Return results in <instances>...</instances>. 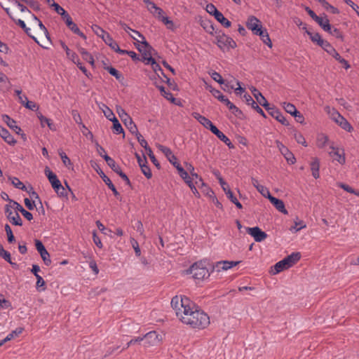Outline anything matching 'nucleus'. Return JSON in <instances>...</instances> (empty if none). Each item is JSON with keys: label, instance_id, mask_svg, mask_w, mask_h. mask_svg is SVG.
Segmentation results:
<instances>
[{"label": "nucleus", "instance_id": "nucleus-3", "mask_svg": "<svg viewBox=\"0 0 359 359\" xmlns=\"http://www.w3.org/2000/svg\"><path fill=\"white\" fill-rule=\"evenodd\" d=\"M141 39V43L136 45L137 49L142 55V60L146 65H149V59H153L152 52L154 51L153 48L146 41L145 37L138 31H133Z\"/></svg>", "mask_w": 359, "mask_h": 359}, {"label": "nucleus", "instance_id": "nucleus-62", "mask_svg": "<svg viewBox=\"0 0 359 359\" xmlns=\"http://www.w3.org/2000/svg\"><path fill=\"white\" fill-rule=\"evenodd\" d=\"M106 69L111 75L115 76L116 79H119L121 77V74L115 68L112 67H107Z\"/></svg>", "mask_w": 359, "mask_h": 359}, {"label": "nucleus", "instance_id": "nucleus-56", "mask_svg": "<svg viewBox=\"0 0 359 359\" xmlns=\"http://www.w3.org/2000/svg\"><path fill=\"white\" fill-rule=\"evenodd\" d=\"M205 10L209 14L214 15V17H215L219 13V11L212 4H208L206 6Z\"/></svg>", "mask_w": 359, "mask_h": 359}, {"label": "nucleus", "instance_id": "nucleus-6", "mask_svg": "<svg viewBox=\"0 0 359 359\" xmlns=\"http://www.w3.org/2000/svg\"><path fill=\"white\" fill-rule=\"evenodd\" d=\"M117 113L129 131L131 133H136L137 127L126 111L122 107H117Z\"/></svg>", "mask_w": 359, "mask_h": 359}, {"label": "nucleus", "instance_id": "nucleus-12", "mask_svg": "<svg viewBox=\"0 0 359 359\" xmlns=\"http://www.w3.org/2000/svg\"><path fill=\"white\" fill-rule=\"evenodd\" d=\"M63 20H65L67 27L72 32H73L74 34L80 36L81 37H82L84 39H86V35L82 32H81V30L79 29V28L78 27L76 24H75L73 22V20L69 15H67Z\"/></svg>", "mask_w": 359, "mask_h": 359}, {"label": "nucleus", "instance_id": "nucleus-54", "mask_svg": "<svg viewBox=\"0 0 359 359\" xmlns=\"http://www.w3.org/2000/svg\"><path fill=\"white\" fill-rule=\"evenodd\" d=\"M294 138L299 144H301L304 145V147L307 146L306 142L302 133H298V132H294Z\"/></svg>", "mask_w": 359, "mask_h": 359}, {"label": "nucleus", "instance_id": "nucleus-50", "mask_svg": "<svg viewBox=\"0 0 359 359\" xmlns=\"http://www.w3.org/2000/svg\"><path fill=\"white\" fill-rule=\"evenodd\" d=\"M148 11L153 14H157L158 17L162 16L163 13V11L155 4H152L151 7H148Z\"/></svg>", "mask_w": 359, "mask_h": 359}, {"label": "nucleus", "instance_id": "nucleus-26", "mask_svg": "<svg viewBox=\"0 0 359 359\" xmlns=\"http://www.w3.org/2000/svg\"><path fill=\"white\" fill-rule=\"evenodd\" d=\"M261 25L260 21L255 16L249 17L246 23L247 27L252 32Z\"/></svg>", "mask_w": 359, "mask_h": 359}, {"label": "nucleus", "instance_id": "nucleus-4", "mask_svg": "<svg viewBox=\"0 0 359 359\" xmlns=\"http://www.w3.org/2000/svg\"><path fill=\"white\" fill-rule=\"evenodd\" d=\"M216 40L218 47L224 51L236 47V42L231 37L223 33H219L216 36Z\"/></svg>", "mask_w": 359, "mask_h": 359}, {"label": "nucleus", "instance_id": "nucleus-46", "mask_svg": "<svg viewBox=\"0 0 359 359\" xmlns=\"http://www.w3.org/2000/svg\"><path fill=\"white\" fill-rule=\"evenodd\" d=\"M22 328L20 327L13 330L4 338V341H8L13 339L15 337L18 336L20 334L22 333Z\"/></svg>", "mask_w": 359, "mask_h": 359}, {"label": "nucleus", "instance_id": "nucleus-11", "mask_svg": "<svg viewBox=\"0 0 359 359\" xmlns=\"http://www.w3.org/2000/svg\"><path fill=\"white\" fill-rule=\"evenodd\" d=\"M245 230L250 236L254 238L256 242H261L267 237V234L257 226L252 228L246 227Z\"/></svg>", "mask_w": 359, "mask_h": 359}, {"label": "nucleus", "instance_id": "nucleus-43", "mask_svg": "<svg viewBox=\"0 0 359 359\" xmlns=\"http://www.w3.org/2000/svg\"><path fill=\"white\" fill-rule=\"evenodd\" d=\"M92 29L97 36L102 38V39H104L105 35L108 34L102 28H101L100 26L97 25H93L92 26Z\"/></svg>", "mask_w": 359, "mask_h": 359}, {"label": "nucleus", "instance_id": "nucleus-47", "mask_svg": "<svg viewBox=\"0 0 359 359\" xmlns=\"http://www.w3.org/2000/svg\"><path fill=\"white\" fill-rule=\"evenodd\" d=\"M0 257L8 262L10 264H13L11 260V254L4 249L1 244H0Z\"/></svg>", "mask_w": 359, "mask_h": 359}, {"label": "nucleus", "instance_id": "nucleus-31", "mask_svg": "<svg viewBox=\"0 0 359 359\" xmlns=\"http://www.w3.org/2000/svg\"><path fill=\"white\" fill-rule=\"evenodd\" d=\"M328 114H330V118L333 120L337 124H339V121L344 120V117L342 116L337 110L334 109H330L329 107Z\"/></svg>", "mask_w": 359, "mask_h": 359}, {"label": "nucleus", "instance_id": "nucleus-58", "mask_svg": "<svg viewBox=\"0 0 359 359\" xmlns=\"http://www.w3.org/2000/svg\"><path fill=\"white\" fill-rule=\"evenodd\" d=\"M176 169L178 171L179 175L183 180H187L189 178V175L186 170L180 165V164H177L175 165Z\"/></svg>", "mask_w": 359, "mask_h": 359}, {"label": "nucleus", "instance_id": "nucleus-9", "mask_svg": "<svg viewBox=\"0 0 359 359\" xmlns=\"http://www.w3.org/2000/svg\"><path fill=\"white\" fill-rule=\"evenodd\" d=\"M5 213L8 219L14 225L22 226V222L20 216L17 212L11 210V205H6Z\"/></svg>", "mask_w": 359, "mask_h": 359}, {"label": "nucleus", "instance_id": "nucleus-53", "mask_svg": "<svg viewBox=\"0 0 359 359\" xmlns=\"http://www.w3.org/2000/svg\"><path fill=\"white\" fill-rule=\"evenodd\" d=\"M260 39H262L263 43L267 45L269 47H272V43L270 39L269 35L267 32V30L264 31V33L262 34V36H260Z\"/></svg>", "mask_w": 359, "mask_h": 359}, {"label": "nucleus", "instance_id": "nucleus-38", "mask_svg": "<svg viewBox=\"0 0 359 359\" xmlns=\"http://www.w3.org/2000/svg\"><path fill=\"white\" fill-rule=\"evenodd\" d=\"M9 180L11 182L12 184L17 189L25 191L27 190V187L23 184V183L17 177H9Z\"/></svg>", "mask_w": 359, "mask_h": 359}, {"label": "nucleus", "instance_id": "nucleus-20", "mask_svg": "<svg viewBox=\"0 0 359 359\" xmlns=\"http://www.w3.org/2000/svg\"><path fill=\"white\" fill-rule=\"evenodd\" d=\"M270 202L276 207V208L280 212L287 215V210L285 208V204L283 201L276 198L273 196H270L269 199Z\"/></svg>", "mask_w": 359, "mask_h": 359}, {"label": "nucleus", "instance_id": "nucleus-23", "mask_svg": "<svg viewBox=\"0 0 359 359\" xmlns=\"http://www.w3.org/2000/svg\"><path fill=\"white\" fill-rule=\"evenodd\" d=\"M331 151H329V154L331 157L333 158L334 160L338 161L340 164H344L345 163V157L344 154H340L338 149L334 148V147H331Z\"/></svg>", "mask_w": 359, "mask_h": 359}, {"label": "nucleus", "instance_id": "nucleus-52", "mask_svg": "<svg viewBox=\"0 0 359 359\" xmlns=\"http://www.w3.org/2000/svg\"><path fill=\"white\" fill-rule=\"evenodd\" d=\"M112 122L113 130L115 133L120 134L123 133V129L117 118H116L115 120H112Z\"/></svg>", "mask_w": 359, "mask_h": 359}, {"label": "nucleus", "instance_id": "nucleus-60", "mask_svg": "<svg viewBox=\"0 0 359 359\" xmlns=\"http://www.w3.org/2000/svg\"><path fill=\"white\" fill-rule=\"evenodd\" d=\"M149 64H151L152 66L153 70L157 73L158 71H160L162 74H163V70L160 65L156 62V60L153 59H149Z\"/></svg>", "mask_w": 359, "mask_h": 359}, {"label": "nucleus", "instance_id": "nucleus-59", "mask_svg": "<svg viewBox=\"0 0 359 359\" xmlns=\"http://www.w3.org/2000/svg\"><path fill=\"white\" fill-rule=\"evenodd\" d=\"M339 126L346 131H351L353 130V127L351 124L347 121V120L344 118V120L339 121Z\"/></svg>", "mask_w": 359, "mask_h": 359}, {"label": "nucleus", "instance_id": "nucleus-36", "mask_svg": "<svg viewBox=\"0 0 359 359\" xmlns=\"http://www.w3.org/2000/svg\"><path fill=\"white\" fill-rule=\"evenodd\" d=\"M104 43L108 45L112 50H115L116 48H118L117 43L112 39V37L108 33L104 39H102Z\"/></svg>", "mask_w": 359, "mask_h": 359}, {"label": "nucleus", "instance_id": "nucleus-22", "mask_svg": "<svg viewBox=\"0 0 359 359\" xmlns=\"http://www.w3.org/2000/svg\"><path fill=\"white\" fill-rule=\"evenodd\" d=\"M319 26L325 31H329L330 30V20H328L327 15H325L324 17L318 16L317 18L314 20Z\"/></svg>", "mask_w": 359, "mask_h": 359}, {"label": "nucleus", "instance_id": "nucleus-63", "mask_svg": "<svg viewBox=\"0 0 359 359\" xmlns=\"http://www.w3.org/2000/svg\"><path fill=\"white\" fill-rule=\"evenodd\" d=\"M11 205V209L13 208L15 211V212H22L23 210V207L20 205L18 202L14 201L13 200H10V204Z\"/></svg>", "mask_w": 359, "mask_h": 359}, {"label": "nucleus", "instance_id": "nucleus-41", "mask_svg": "<svg viewBox=\"0 0 359 359\" xmlns=\"http://www.w3.org/2000/svg\"><path fill=\"white\" fill-rule=\"evenodd\" d=\"M226 195L238 208L241 209L243 208L242 204L238 201L236 197L233 196L232 191L230 189H228L227 191H226Z\"/></svg>", "mask_w": 359, "mask_h": 359}, {"label": "nucleus", "instance_id": "nucleus-33", "mask_svg": "<svg viewBox=\"0 0 359 359\" xmlns=\"http://www.w3.org/2000/svg\"><path fill=\"white\" fill-rule=\"evenodd\" d=\"M209 74L211 78L218 83L224 84L226 87H229V81H224L218 72L212 71V72H210Z\"/></svg>", "mask_w": 359, "mask_h": 359}, {"label": "nucleus", "instance_id": "nucleus-29", "mask_svg": "<svg viewBox=\"0 0 359 359\" xmlns=\"http://www.w3.org/2000/svg\"><path fill=\"white\" fill-rule=\"evenodd\" d=\"M31 271L34 274V276H36V278L37 279L36 285V290L39 292L44 291L46 290L45 281L43 279V278L38 273L40 271Z\"/></svg>", "mask_w": 359, "mask_h": 359}, {"label": "nucleus", "instance_id": "nucleus-49", "mask_svg": "<svg viewBox=\"0 0 359 359\" xmlns=\"http://www.w3.org/2000/svg\"><path fill=\"white\" fill-rule=\"evenodd\" d=\"M5 231L6 232L8 243H13L15 241V239L13 236L11 228L10 227V226L8 224H6L5 225Z\"/></svg>", "mask_w": 359, "mask_h": 359}, {"label": "nucleus", "instance_id": "nucleus-61", "mask_svg": "<svg viewBox=\"0 0 359 359\" xmlns=\"http://www.w3.org/2000/svg\"><path fill=\"white\" fill-rule=\"evenodd\" d=\"M59 155L62 161V163L66 166L72 165L70 159L68 158V156L66 155L65 152H63L62 151H59Z\"/></svg>", "mask_w": 359, "mask_h": 359}, {"label": "nucleus", "instance_id": "nucleus-44", "mask_svg": "<svg viewBox=\"0 0 359 359\" xmlns=\"http://www.w3.org/2000/svg\"><path fill=\"white\" fill-rule=\"evenodd\" d=\"M283 107L285 109V110L291 115L296 114V113L297 112L295 106L291 103L283 102Z\"/></svg>", "mask_w": 359, "mask_h": 359}, {"label": "nucleus", "instance_id": "nucleus-32", "mask_svg": "<svg viewBox=\"0 0 359 359\" xmlns=\"http://www.w3.org/2000/svg\"><path fill=\"white\" fill-rule=\"evenodd\" d=\"M79 52L82 55L83 60L88 62L93 67L95 65V60L93 55L88 53L85 48H79Z\"/></svg>", "mask_w": 359, "mask_h": 359}, {"label": "nucleus", "instance_id": "nucleus-10", "mask_svg": "<svg viewBox=\"0 0 359 359\" xmlns=\"http://www.w3.org/2000/svg\"><path fill=\"white\" fill-rule=\"evenodd\" d=\"M276 144L279 149L280 152L283 155L287 163L294 164L296 161V158L294 154L279 140L276 141Z\"/></svg>", "mask_w": 359, "mask_h": 359}, {"label": "nucleus", "instance_id": "nucleus-24", "mask_svg": "<svg viewBox=\"0 0 359 359\" xmlns=\"http://www.w3.org/2000/svg\"><path fill=\"white\" fill-rule=\"evenodd\" d=\"M98 174L100 175L104 183L107 185V187L113 191L114 196L118 198L120 196V194L117 191L115 186L113 184L111 180L107 175H105V174L102 171L98 172Z\"/></svg>", "mask_w": 359, "mask_h": 359}, {"label": "nucleus", "instance_id": "nucleus-37", "mask_svg": "<svg viewBox=\"0 0 359 359\" xmlns=\"http://www.w3.org/2000/svg\"><path fill=\"white\" fill-rule=\"evenodd\" d=\"M50 6L53 7L55 12L57 14L60 15L63 19L69 15V13L63 8H62L58 4L55 3V1H53V3L50 4Z\"/></svg>", "mask_w": 359, "mask_h": 359}, {"label": "nucleus", "instance_id": "nucleus-18", "mask_svg": "<svg viewBox=\"0 0 359 359\" xmlns=\"http://www.w3.org/2000/svg\"><path fill=\"white\" fill-rule=\"evenodd\" d=\"M192 116L205 128L210 129V130L215 126L211 121L197 112L193 113Z\"/></svg>", "mask_w": 359, "mask_h": 359}, {"label": "nucleus", "instance_id": "nucleus-48", "mask_svg": "<svg viewBox=\"0 0 359 359\" xmlns=\"http://www.w3.org/2000/svg\"><path fill=\"white\" fill-rule=\"evenodd\" d=\"M305 227H306V224H304V222L303 221H299V222H295L294 226H291L290 230L292 232H297L299 230H301Z\"/></svg>", "mask_w": 359, "mask_h": 359}, {"label": "nucleus", "instance_id": "nucleus-30", "mask_svg": "<svg viewBox=\"0 0 359 359\" xmlns=\"http://www.w3.org/2000/svg\"><path fill=\"white\" fill-rule=\"evenodd\" d=\"M306 32L310 36L311 40L313 42L316 43L320 47H322L326 42V41L321 38V36L318 33H312L308 30H306Z\"/></svg>", "mask_w": 359, "mask_h": 359}, {"label": "nucleus", "instance_id": "nucleus-16", "mask_svg": "<svg viewBox=\"0 0 359 359\" xmlns=\"http://www.w3.org/2000/svg\"><path fill=\"white\" fill-rule=\"evenodd\" d=\"M158 148L165 154L170 163H172L175 167L179 164L176 156L172 154V151L169 148L163 145H159Z\"/></svg>", "mask_w": 359, "mask_h": 359}, {"label": "nucleus", "instance_id": "nucleus-25", "mask_svg": "<svg viewBox=\"0 0 359 359\" xmlns=\"http://www.w3.org/2000/svg\"><path fill=\"white\" fill-rule=\"evenodd\" d=\"M3 120L9 128H11L15 133L17 134H20V132L22 131L21 128L15 125V121L11 118L8 116L4 115L3 116Z\"/></svg>", "mask_w": 359, "mask_h": 359}, {"label": "nucleus", "instance_id": "nucleus-14", "mask_svg": "<svg viewBox=\"0 0 359 359\" xmlns=\"http://www.w3.org/2000/svg\"><path fill=\"white\" fill-rule=\"evenodd\" d=\"M214 135H215L221 141L225 143L229 148H233L234 146L231 143V140L222 133L215 126L210 130Z\"/></svg>", "mask_w": 359, "mask_h": 359}, {"label": "nucleus", "instance_id": "nucleus-28", "mask_svg": "<svg viewBox=\"0 0 359 359\" xmlns=\"http://www.w3.org/2000/svg\"><path fill=\"white\" fill-rule=\"evenodd\" d=\"M321 48H323L328 54L332 55L334 58H335L336 60H339L340 55L328 41H326V42Z\"/></svg>", "mask_w": 359, "mask_h": 359}, {"label": "nucleus", "instance_id": "nucleus-40", "mask_svg": "<svg viewBox=\"0 0 359 359\" xmlns=\"http://www.w3.org/2000/svg\"><path fill=\"white\" fill-rule=\"evenodd\" d=\"M327 32L336 37L337 39H339L341 41H344L343 34L339 29L330 25V30L327 31Z\"/></svg>", "mask_w": 359, "mask_h": 359}, {"label": "nucleus", "instance_id": "nucleus-35", "mask_svg": "<svg viewBox=\"0 0 359 359\" xmlns=\"http://www.w3.org/2000/svg\"><path fill=\"white\" fill-rule=\"evenodd\" d=\"M37 116L40 120L41 124L43 127H44L45 124H46L50 130H53L55 129L52 121L50 118L43 116L41 113H39Z\"/></svg>", "mask_w": 359, "mask_h": 359}, {"label": "nucleus", "instance_id": "nucleus-2", "mask_svg": "<svg viewBox=\"0 0 359 359\" xmlns=\"http://www.w3.org/2000/svg\"><path fill=\"white\" fill-rule=\"evenodd\" d=\"M241 262L239 261H219L211 262L208 259H203L192 264L189 269H231L237 266Z\"/></svg>", "mask_w": 359, "mask_h": 359}, {"label": "nucleus", "instance_id": "nucleus-34", "mask_svg": "<svg viewBox=\"0 0 359 359\" xmlns=\"http://www.w3.org/2000/svg\"><path fill=\"white\" fill-rule=\"evenodd\" d=\"M60 43L62 48L65 50L68 58L70 59L73 62H76V60L79 57L76 53L72 51L64 42L61 41Z\"/></svg>", "mask_w": 359, "mask_h": 359}, {"label": "nucleus", "instance_id": "nucleus-15", "mask_svg": "<svg viewBox=\"0 0 359 359\" xmlns=\"http://www.w3.org/2000/svg\"><path fill=\"white\" fill-rule=\"evenodd\" d=\"M251 91L254 95V97H255V99L257 100V102L262 105V107H264L265 108V109L266 110L267 108H269L270 107L269 104L268 103L267 100H266V98L262 95V94L257 90L255 88L252 87L251 88Z\"/></svg>", "mask_w": 359, "mask_h": 359}, {"label": "nucleus", "instance_id": "nucleus-64", "mask_svg": "<svg viewBox=\"0 0 359 359\" xmlns=\"http://www.w3.org/2000/svg\"><path fill=\"white\" fill-rule=\"evenodd\" d=\"M83 130L82 133L89 140H90L92 142H93V133L88 130V129L86 128V126L84 124H82L81 126Z\"/></svg>", "mask_w": 359, "mask_h": 359}, {"label": "nucleus", "instance_id": "nucleus-42", "mask_svg": "<svg viewBox=\"0 0 359 359\" xmlns=\"http://www.w3.org/2000/svg\"><path fill=\"white\" fill-rule=\"evenodd\" d=\"M157 87L161 91L162 96H163L165 99H167L168 100H170L172 102L175 101V99L174 98L172 94L170 92L165 90V87L162 86Z\"/></svg>", "mask_w": 359, "mask_h": 359}, {"label": "nucleus", "instance_id": "nucleus-55", "mask_svg": "<svg viewBox=\"0 0 359 359\" xmlns=\"http://www.w3.org/2000/svg\"><path fill=\"white\" fill-rule=\"evenodd\" d=\"M45 174L48 177L50 183H53V182L57 180V177L55 173H53L48 167H46L45 169Z\"/></svg>", "mask_w": 359, "mask_h": 359}, {"label": "nucleus", "instance_id": "nucleus-1", "mask_svg": "<svg viewBox=\"0 0 359 359\" xmlns=\"http://www.w3.org/2000/svg\"><path fill=\"white\" fill-rule=\"evenodd\" d=\"M171 306L176 316L184 324L194 329H205L210 325L208 315L185 296H175Z\"/></svg>", "mask_w": 359, "mask_h": 359}, {"label": "nucleus", "instance_id": "nucleus-27", "mask_svg": "<svg viewBox=\"0 0 359 359\" xmlns=\"http://www.w3.org/2000/svg\"><path fill=\"white\" fill-rule=\"evenodd\" d=\"M311 170L312 172V175L315 179H318L320 177L319 175V168H320V162L317 158H314L311 161Z\"/></svg>", "mask_w": 359, "mask_h": 359}, {"label": "nucleus", "instance_id": "nucleus-39", "mask_svg": "<svg viewBox=\"0 0 359 359\" xmlns=\"http://www.w3.org/2000/svg\"><path fill=\"white\" fill-rule=\"evenodd\" d=\"M215 18L224 27H229L231 26V22L228 19L224 18V16L221 12H219Z\"/></svg>", "mask_w": 359, "mask_h": 359}, {"label": "nucleus", "instance_id": "nucleus-19", "mask_svg": "<svg viewBox=\"0 0 359 359\" xmlns=\"http://www.w3.org/2000/svg\"><path fill=\"white\" fill-rule=\"evenodd\" d=\"M301 258L299 252H293L291 255L284 258V262L286 264V268H290L297 263Z\"/></svg>", "mask_w": 359, "mask_h": 359}, {"label": "nucleus", "instance_id": "nucleus-8", "mask_svg": "<svg viewBox=\"0 0 359 359\" xmlns=\"http://www.w3.org/2000/svg\"><path fill=\"white\" fill-rule=\"evenodd\" d=\"M183 273L184 276L195 280L197 284L206 280L210 276L209 271H183Z\"/></svg>", "mask_w": 359, "mask_h": 359}, {"label": "nucleus", "instance_id": "nucleus-5", "mask_svg": "<svg viewBox=\"0 0 359 359\" xmlns=\"http://www.w3.org/2000/svg\"><path fill=\"white\" fill-rule=\"evenodd\" d=\"M211 93L212 95L217 98L219 101L224 103L231 112L235 114L238 115V114H241V111L236 106L234 105L228 98H226L222 93L217 89H212Z\"/></svg>", "mask_w": 359, "mask_h": 359}, {"label": "nucleus", "instance_id": "nucleus-45", "mask_svg": "<svg viewBox=\"0 0 359 359\" xmlns=\"http://www.w3.org/2000/svg\"><path fill=\"white\" fill-rule=\"evenodd\" d=\"M133 134L135 135L140 144L147 151L149 149L148 148L150 147L148 146L147 141L144 139L142 135L138 132V130L137 129V132Z\"/></svg>", "mask_w": 359, "mask_h": 359}, {"label": "nucleus", "instance_id": "nucleus-13", "mask_svg": "<svg viewBox=\"0 0 359 359\" xmlns=\"http://www.w3.org/2000/svg\"><path fill=\"white\" fill-rule=\"evenodd\" d=\"M266 111L276 118L278 121L281 123L284 126H287L289 124L288 121L286 118L275 107H269L267 108Z\"/></svg>", "mask_w": 359, "mask_h": 359}, {"label": "nucleus", "instance_id": "nucleus-17", "mask_svg": "<svg viewBox=\"0 0 359 359\" xmlns=\"http://www.w3.org/2000/svg\"><path fill=\"white\" fill-rule=\"evenodd\" d=\"M243 99L245 102L252 107L257 113L261 114L262 116L266 117L264 111L259 107L257 102L252 99V97L248 93L243 95Z\"/></svg>", "mask_w": 359, "mask_h": 359}, {"label": "nucleus", "instance_id": "nucleus-21", "mask_svg": "<svg viewBox=\"0 0 359 359\" xmlns=\"http://www.w3.org/2000/svg\"><path fill=\"white\" fill-rule=\"evenodd\" d=\"M0 136L10 145H14L16 143V140L10 134L8 130L1 126H0Z\"/></svg>", "mask_w": 359, "mask_h": 359}, {"label": "nucleus", "instance_id": "nucleus-51", "mask_svg": "<svg viewBox=\"0 0 359 359\" xmlns=\"http://www.w3.org/2000/svg\"><path fill=\"white\" fill-rule=\"evenodd\" d=\"M140 168H141L142 173L144 175V176L147 179H150L152 177V173H151V169L147 165V163L142 164V165L140 166Z\"/></svg>", "mask_w": 359, "mask_h": 359}, {"label": "nucleus", "instance_id": "nucleus-7", "mask_svg": "<svg viewBox=\"0 0 359 359\" xmlns=\"http://www.w3.org/2000/svg\"><path fill=\"white\" fill-rule=\"evenodd\" d=\"M141 339H142L145 347L157 346L162 341V337L155 331L147 333Z\"/></svg>", "mask_w": 359, "mask_h": 359}, {"label": "nucleus", "instance_id": "nucleus-57", "mask_svg": "<svg viewBox=\"0 0 359 359\" xmlns=\"http://www.w3.org/2000/svg\"><path fill=\"white\" fill-rule=\"evenodd\" d=\"M257 190L265 198L269 199V197L271 196L269 190L263 185H260L257 187Z\"/></svg>", "mask_w": 359, "mask_h": 359}]
</instances>
